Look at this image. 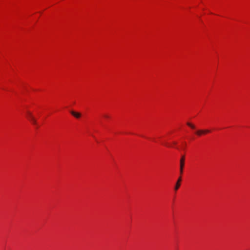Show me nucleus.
I'll list each match as a JSON object with an SVG mask.
<instances>
[{
  "label": "nucleus",
  "instance_id": "1",
  "mask_svg": "<svg viewBox=\"0 0 250 250\" xmlns=\"http://www.w3.org/2000/svg\"><path fill=\"white\" fill-rule=\"evenodd\" d=\"M27 118H28V119L32 122V123L33 125H36L37 124V121L35 119V118L33 117L32 113L30 111H27Z\"/></svg>",
  "mask_w": 250,
  "mask_h": 250
},
{
  "label": "nucleus",
  "instance_id": "2",
  "mask_svg": "<svg viewBox=\"0 0 250 250\" xmlns=\"http://www.w3.org/2000/svg\"><path fill=\"white\" fill-rule=\"evenodd\" d=\"M185 165V157L182 156L180 159V173L182 175L183 172V168Z\"/></svg>",
  "mask_w": 250,
  "mask_h": 250
},
{
  "label": "nucleus",
  "instance_id": "3",
  "mask_svg": "<svg viewBox=\"0 0 250 250\" xmlns=\"http://www.w3.org/2000/svg\"><path fill=\"white\" fill-rule=\"evenodd\" d=\"M182 181V177H181V175H180L179 179H178L176 183V185H175V187L174 188V189L175 191L177 190L179 188L181 184H180V182L181 181Z\"/></svg>",
  "mask_w": 250,
  "mask_h": 250
},
{
  "label": "nucleus",
  "instance_id": "4",
  "mask_svg": "<svg viewBox=\"0 0 250 250\" xmlns=\"http://www.w3.org/2000/svg\"><path fill=\"white\" fill-rule=\"evenodd\" d=\"M71 114L73 116H74L75 117H76V118H79L81 116V113H78V112H76L74 111H71Z\"/></svg>",
  "mask_w": 250,
  "mask_h": 250
},
{
  "label": "nucleus",
  "instance_id": "5",
  "mask_svg": "<svg viewBox=\"0 0 250 250\" xmlns=\"http://www.w3.org/2000/svg\"><path fill=\"white\" fill-rule=\"evenodd\" d=\"M196 134L198 136H201L204 134L203 130H198L196 132Z\"/></svg>",
  "mask_w": 250,
  "mask_h": 250
},
{
  "label": "nucleus",
  "instance_id": "6",
  "mask_svg": "<svg viewBox=\"0 0 250 250\" xmlns=\"http://www.w3.org/2000/svg\"><path fill=\"white\" fill-rule=\"evenodd\" d=\"M187 125L188 126H189V127H190L192 129H195V126L194 125L191 124V123H187Z\"/></svg>",
  "mask_w": 250,
  "mask_h": 250
},
{
  "label": "nucleus",
  "instance_id": "7",
  "mask_svg": "<svg viewBox=\"0 0 250 250\" xmlns=\"http://www.w3.org/2000/svg\"><path fill=\"white\" fill-rule=\"evenodd\" d=\"M203 131L204 134L210 132V130H208V129L203 130Z\"/></svg>",
  "mask_w": 250,
  "mask_h": 250
},
{
  "label": "nucleus",
  "instance_id": "8",
  "mask_svg": "<svg viewBox=\"0 0 250 250\" xmlns=\"http://www.w3.org/2000/svg\"><path fill=\"white\" fill-rule=\"evenodd\" d=\"M104 116L105 118H109V116L108 115H106V114L104 115Z\"/></svg>",
  "mask_w": 250,
  "mask_h": 250
}]
</instances>
